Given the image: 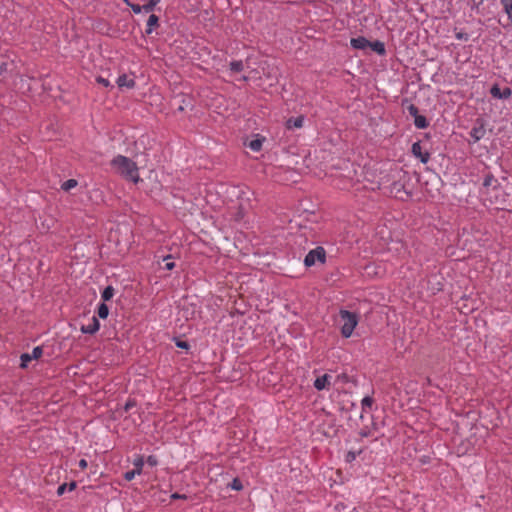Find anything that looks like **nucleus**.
I'll use <instances>...</instances> for the list:
<instances>
[{
    "instance_id": "ddd939ff",
    "label": "nucleus",
    "mask_w": 512,
    "mask_h": 512,
    "mask_svg": "<svg viewBox=\"0 0 512 512\" xmlns=\"http://www.w3.org/2000/svg\"><path fill=\"white\" fill-rule=\"evenodd\" d=\"M305 121L304 115H299L297 117H290L286 120L285 126L288 130H292L295 128H302Z\"/></svg>"
},
{
    "instance_id": "f03ea898",
    "label": "nucleus",
    "mask_w": 512,
    "mask_h": 512,
    "mask_svg": "<svg viewBox=\"0 0 512 512\" xmlns=\"http://www.w3.org/2000/svg\"><path fill=\"white\" fill-rule=\"evenodd\" d=\"M339 317L341 322V335L344 338H349L359 322V315L356 312L341 309Z\"/></svg>"
},
{
    "instance_id": "49530a36",
    "label": "nucleus",
    "mask_w": 512,
    "mask_h": 512,
    "mask_svg": "<svg viewBox=\"0 0 512 512\" xmlns=\"http://www.w3.org/2000/svg\"><path fill=\"white\" fill-rule=\"evenodd\" d=\"M78 466L80 469L84 470L87 468L88 466V463L85 459H81L79 462H78Z\"/></svg>"
},
{
    "instance_id": "f8f14e48",
    "label": "nucleus",
    "mask_w": 512,
    "mask_h": 512,
    "mask_svg": "<svg viewBox=\"0 0 512 512\" xmlns=\"http://www.w3.org/2000/svg\"><path fill=\"white\" fill-rule=\"evenodd\" d=\"M392 189L397 193L403 192L405 194L406 199L412 197V191L408 190L403 179H399L392 183Z\"/></svg>"
},
{
    "instance_id": "2f4dec72",
    "label": "nucleus",
    "mask_w": 512,
    "mask_h": 512,
    "mask_svg": "<svg viewBox=\"0 0 512 512\" xmlns=\"http://www.w3.org/2000/svg\"><path fill=\"white\" fill-rule=\"evenodd\" d=\"M174 343L176 347L184 350H188L190 348V344L187 341L181 340L177 337H174Z\"/></svg>"
},
{
    "instance_id": "72a5a7b5",
    "label": "nucleus",
    "mask_w": 512,
    "mask_h": 512,
    "mask_svg": "<svg viewBox=\"0 0 512 512\" xmlns=\"http://www.w3.org/2000/svg\"><path fill=\"white\" fill-rule=\"evenodd\" d=\"M127 5L131 8V10L135 13V14H139L141 11H143V5H139V4H133V3H130L128 0H124Z\"/></svg>"
},
{
    "instance_id": "c03bdc74",
    "label": "nucleus",
    "mask_w": 512,
    "mask_h": 512,
    "mask_svg": "<svg viewBox=\"0 0 512 512\" xmlns=\"http://www.w3.org/2000/svg\"><path fill=\"white\" fill-rule=\"evenodd\" d=\"M356 404L354 402H350L349 405H344L341 407V410L350 411L352 410Z\"/></svg>"
},
{
    "instance_id": "a211bd4d",
    "label": "nucleus",
    "mask_w": 512,
    "mask_h": 512,
    "mask_svg": "<svg viewBox=\"0 0 512 512\" xmlns=\"http://www.w3.org/2000/svg\"><path fill=\"white\" fill-rule=\"evenodd\" d=\"M401 106L407 109L408 113L415 118L419 114V109L416 105L409 102L407 98L402 100Z\"/></svg>"
},
{
    "instance_id": "4be33fe9",
    "label": "nucleus",
    "mask_w": 512,
    "mask_h": 512,
    "mask_svg": "<svg viewBox=\"0 0 512 512\" xmlns=\"http://www.w3.org/2000/svg\"><path fill=\"white\" fill-rule=\"evenodd\" d=\"M114 293L115 289L113 286L108 285L107 287H105L101 293L102 302L106 303L107 301H110L113 298Z\"/></svg>"
},
{
    "instance_id": "e433bc0d",
    "label": "nucleus",
    "mask_w": 512,
    "mask_h": 512,
    "mask_svg": "<svg viewBox=\"0 0 512 512\" xmlns=\"http://www.w3.org/2000/svg\"><path fill=\"white\" fill-rule=\"evenodd\" d=\"M336 381L346 384V383H349L351 380H350V377L348 374L341 373V374L337 375Z\"/></svg>"
},
{
    "instance_id": "de8ad7c7",
    "label": "nucleus",
    "mask_w": 512,
    "mask_h": 512,
    "mask_svg": "<svg viewBox=\"0 0 512 512\" xmlns=\"http://www.w3.org/2000/svg\"><path fill=\"white\" fill-rule=\"evenodd\" d=\"M372 428H373V430H377V429H378V428H377V424L373 422V423H372Z\"/></svg>"
},
{
    "instance_id": "b1692460",
    "label": "nucleus",
    "mask_w": 512,
    "mask_h": 512,
    "mask_svg": "<svg viewBox=\"0 0 512 512\" xmlns=\"http://www.w3.org/2000/svg\"><path fill=\"white\" fill-rule=\"evenodd\" d=\"M374 404V399L371 396H365L361 401V407H362V414L360 418H363V412L366 411V409H371L372 405Z\"/></svg>"
},
{
    "instance_id": "79ce46f5",
    "label": "nucleus",
    "mask_w": 512,
    "mask_h": 512,
    "mask_svg": "<svg viewBox=\"0 0 512 512\" xmlns=\"http://www.w3.org/2000/svg\"><path fill=\"white\" fill-rule=\"evenodd\" d=\"M96 81H97V83L103 85L104 87H110L111 86L110 81L108 79H106V78H103L102 76H98L96 78Z\"/></svg>"
},
{
    "instance_id": "dca6fc26",
    "label": "nucleus",
    "mask_w": 512,
    "mask_h": 512,
    "mask_svg": "<svg viewBox=\"0 0 512 512\" xmlns=\"http://www.w3.org/2000/svg\"><path fill=\"white\" fill-rule=\"evenodd\" d=\"M137 406V401L135 398H128L124 406L118 407L116 409V413L119 414L120 417L123 416L124 412H129L131 409L135 408Z\"/></svg>"
},
{
    "instance_id": "a18cd8bd",
    "label": "nucleus",
    "mask_w": 512,
    "mask_h": 512,
    "mask_svg": "<svg viewBox=\"0 0 512 512\" xmlns=\"http://www.w3.org/2000/svg\"><path fill=\"white\" fill-rule=\"evenodd\" d=\"M171 499H187V496L185 494L174 493L171 495Z\"/></svg>"
},
{
    "instance_id": "473e14b6",
    "label": "nucleus",
    "mask_w": 512,
    "mask_h": 512,
    "mask_svg": "<svg viewBox=\"0 0 512 512\" xmlns=\"http://www.w3.org/2000/svg\"><path fill=\"white\" fill-rule=\"evenodd\" d=\"M454 33H455V37L458 39V40H461V41H468L469 40V35L462 31V30H458L457 28L454 29Z\"/></svg>"
},
{
    "instance_id": "37998d69",
    "label": "nucleus",
    "mask_w": 512,
    "mask_h": 512,
    "mask_svg": "<svg viewBox=\"0 0 512 512\" xmlns=\"http://www.w3.org/2000/svg\"><path fill=\"white\" fill-rule=\"evenodd\" d=\"M359 435L362 438L368 437L371 435V430L369 429V427L366 426L359 431Z\"/></svg>"
},
{
    "instance_id": "6ab92c4d",
    "label": "nucleus",
    "mask_w": 512,
    "mask_h": 512,
    "mask_svg": "<svg viewBox=\"0 0 512 512\" xmlns=\"http://www.w3.org/2000/svg\"><path fill=\"white\" fill-rule=\"evenodd\" d=\"M503 12L507 15L509 21L512 23V0H499Z\"/></svg>"
},
{
    "instance_id": "4c0bfd02",
    "label": "nucleus",
    "mask_w": 512,
    "mask_h": 512,
    "mask_svg": "<svg viewBox=\"0 0 512 512\" xmlns=\"http://www.w3.org/2000/svg\"><path fill=\"white\" fill-rule=\"evenodd\" d=\"M184 105H191V99L189 97L182 96V104L178 106L177 111H184Z\"/></svg>"
},
{
    "instance_id": "9d476101",
    "label": "nucleus",
    "mask_w": 512,
    "mask_h": 512,
    "mask_svg": "<svg viewBox=\"0 0 512 512\" xmlns=\"http://www.w3.org/2000/svg\"><path fill=\"white\" fill-rule=\"evenodd\" d=\"M350 45L353 49L365 50L369 47L370 41L364 36H358L356 38H351Z\"/></svg>"
},
{
    "instance_id": "423d86ee",
    "label": "nucleus",
    "mask_w": 512,
    "mask_h": 512,
    "mask_svg": "<svg viewBox=\"0 0 512 512\" xmlns=\"http://www.w3.org/2000/svg\"><path fill=\"white\" fill-rule=\"evenodd\" d=\"M490 94L495 99H508L512 95V90L509 87H505L501 90L500 86L495 83L490 88Z\"/></svg>"
},
{
    "instance_id": "7ed1b4c3",
    "label": "nucleus",
    "mask_w": 512,
    "mask_h": 512,
    "mask_svg": "<svg viewBox=\"0 0 512 512\" xmlns=\"http://www.w3.org/2000/svg\"><path fill=\"white\" fill-rule=\"evenodd\" d=\"M317 262L324 264L326 262V250L322 246L310 250L304 258V265L311 267Z\"/></svg>"
},
{
    "instance_id": "a19ab883",
    "label": "nucleus",
    "mask_w": 512,
    "mask_h": 512,
    "mask_svg": "<svg viewBox=\"0 0 512 512\" xmlns=\"http://www.w3.org/2000/svg\"><path fill=\"white\" fill-rule=\"evenodd\" d=\"M138 475L137 472H135V470H130V471H127L125 472L124 474V479L127 480V481H131L134 479V477Z\"/></svg>"
},
{
    "instance_id": "ea45409f",
    "label": "nucleus",
    "mask_w": 512,
    "mask_h": 512,
    "mask_svg": "<svg viewBox=\"0 0 512 512\" xmlns=\"http://www.w3.org/2000/svg\"><path fill=\"white\" fill-rule=\"evenodd\" d=\"M8 72V63L0 62V77H4Z\"/></svg>"
},
{
    "instance_id": "09e8293b",
    "label": "nucleus",
    "mask_w": 512,
    "mask_h": 512,
    "mask_svg": "<svg viewBox=\"0 0 512 512\" xmlns=\"http://www.w3.org/2000/svg\"><path fill=\"white\" fill-rule=\"evenodd\" d=\"M404 178H408V173L407 172H404Z\"/></svg>"
},
{
    "instance_id": "20e7f679",
    "label": "nucleus",
    "mask_w": 512,
    "mask_h": 512,
    "mask_svg": "<svg viewBox=\"0 0 512 512\" xmlns=\"http://www.w3.org/2000/svg\"><path fill=\"white\" fill-rule=\"evenodd\" d=\"M486 134V121L483 117H478L474 121V125L472 129L469 132V135L473 141V143H476L480 141L482 138H484Z\"/></svg>"
},
{
    "instance_id": "c756f323",
    "label": "nucleus",
    "mask_w": 512,
    "mask_h": 512,
    "mask_svg": "<svg viewBox=\"0 0 512 512\" xmlns=\"http://www.w3.org/2000/svg\"><path fill=\"white\" fill-rule=\"evenodd\" d=\"M229 487L232 489V490H235V491H241L243 489V484L241 482V480L236 477L232 480V482L229 484Z\"/></svg>"
},
{
    "instance_id": "c9c22d12",
    "label": "nucleus",
    "mask_w": 512,
    "mask_h": 512,
    "mask_svg": "<svg viewBox=\"0 0 512 512\" xmlns=\"http://www.w3.org/2000/svg\"><path fill=\"white\" fill-rule=\"evenodd\" d=\"M43 354V349L41 346L34 347L32 350L31 357L33 359H39Z\"/></svg>"
},
{
    "instance_id": "bb28decb",
    "label": "nucleus",
    "mask_w": 512,
    "mask_h": 512,
    "mask_svg": "<svg viewBox=\"0 0 512 512\" xmlns=\"http://www.w3.org/2000/svg\"><path fill=\"white\" fill-rule=\"evenodd\" d=\"M133 465H134V470L135 472H137V474H141L142 473V469H143V465H144V459L142 456H138L134 462H133Z\"/></svg>"
},
{
    "instance_id": "a878e982",
    "label": "nucleus",
    "mask_w": 512,
    "mask_h": 512,
    "mask_svg": "<svg viewBox=\"0 0 512 512\" xmlns=\"http://www.w3.org/2000/svg\"><path fill=\"white\" fill-rule=\"evenodd\" d=\"M78 184L77 180L75 179H68L65 182L62 183L61 189L65 192H68L72 188L76 187Z\"/></svg>"
},
{
    "instance_id": "5701e85b",
    "label": "nucleus",
    "mask_w": 512,
    "mask_h": 512,
    "mask_svg": "<svg viewBox=\"0 0 512 512\" xmlns=\"http://www.w3.org/2000/svg\"><path fill=\"white\" fill-rule=\"evenodd\" d=\"M97 315L101 319H106L109 315V307L105 302H102L98 305Z\"/></svg>"
},
{
    "instance_id": "f704fd0d",
    "label": "nucleus",
    "mask_w": 512,
    "mask_h": 512,
    "mask_svg": "<svg viewBox=\"0 0 512 512\" xmlns=\"http://www.w3.org/2000/svg\"><path fill=\"white\" fill-rule=\"evenodd\" d=\"M172 258L171 255H168L167 257L164 258V261H165V265H164V269L165 270H173L175 268V262L173 261H170V259Z\"/></svg>"
},
{
    "instance_id": "393cba45",
    "label": "nucleus",
    "mask_w": 512,
    "mask_h": 512,
    "mask_svg": "<svg viewBox=\"0 0 512 512\" xmlns=\"http://www.w3.org/2000/svg\"><path fill=\"white\" fill-rule=\"evenodd\" d=\"M229 68L234 73H239L243 71L244 64L242 60H233L229 63Z\"/></svg>"
},
{
    "instance_id": "9b49d317",
    "label": "nucleus",
    "mask_w": 512,
    "mask_h": 512,
    "mask_svg": "<svg viewBox=\"0 0 512 512\" xmlns=\"http://www.w3.org/2000/svg\"><path fill=\"white\" fill-rule=\"evenodd\" d=\"M330 379L331 376L329 374H324L320 377H317L313 384L314 388L318 391L328 389L330 387Z\"/></svg>"
},
{
    "instance_id": "2eb2a0df",
    "label": "nucleus",
    "mask_w": 512,
    "mask_h": 512,
    "mask_svg": "<svg viewBox=\"0 0 512 512\" xmlns=\"http://www.w3.org/2000/svg\"><path fill=\"white\" fill-rule=\"evenodd\" d=\"M158 27H159V17L155 14H151L147 20L145 33L147 35H150Z\"/></svg>"
},
{
    "instance_id": "412c9836",
    "label": "nucleus",
    "mask_w": 512,
    "mask_h": 512,
    "mask_svg": "<svg viewBox=\"0 0 512 512\" xmlns=\"http://www.w3.org/2000/svg\"><path fill=\"white\" fill-rule=\"evenodd\" d=\"M77 487L76 481H71L69 484L63 483L57 488V495L62 496L65 491L68 489L69 491L75 490Z\"/></svg>"
},
{
    "instance_id": "c85d7f7f",
    "label": "nucleus",
    "mask_w": 512,
    "mask_h": 512,
    "mask_svg": "<svg viewBox=\"0 0 512 512\" xmlns=\"http://www.w3.org/2000/svg\"><path fill=\"white\" fill-rule=\"evenodd\" d=\"M362 452H363V450H362V449H360V450H359V451H357V452H355V451H348V452H347V454H346V456H345V461H346L347 463H351V462H353V461L356 459V457H357L358 455H360Z\"/></svg>"
},
{
    "instance_id": "6e6552de",
    "label": "nucleus",
    "mask_w": 512,
    "mask_h": 512,
    "mask_svg": "<svg viewBox=\"0 0 512 512\" xmlns=\"http://www.w3.org/2000/svg\"><path fill=\"white\" fill-rule=\"evenodd\" d=\"M482 186H483V189H485L486 192H488V190L490 188L493 190L498 189L500 187V183H499L498 179H496L491 172H487L484 175Z\"/></svg>"
},
{
    "instance_id": "58836bf2",
    "label": "nucleus",
    "mask_w": 512,
    "mask_h": 512,
    "mask_svg": "<svg viewBox=\"0 0 512 512\" xmlns=\"http://www.w3.org/2000/svg\"><path fill=\"white\" fill-rule=\"evenodd\" d=\"M146 463L149 466L154 467V466L158 465V459L155 455H149L146 459Z\"/></svg>"
},
{
    "instance_id": "cd10ccee",
    "label": "nucleus",
    "mask_w": 512,
    "mask_h": 512,
    "mask_svg": "<svg viewBox=\"0 0 512 512\" xmlns=\"http://www.w3.org/2000/svg\"><path fill=\"white\" fill-rule=\"evenodd\" d=\"M160 1L161 0H149L146 4L143 5V11L146 13L152 12Z\"/></svg>"
},
{
    "instance_id": "39448f33",
    "label": "nucleus",
    "mask_w": 512,
    "mask_h": 512,
    "mask_svg": "<svg viewBox=\"0 0 512 512\" xmlns=\"http://www.w3.org/2000/svg\"><path fill=\"white\" fill-rule=\"evenodd\" d=\"M411 153L414 157L418 158L421 163L426 164L430 160V153L428 151H423L422 145L420 141H417L412 144Z\"/></svg>"
},
{
    "instance_id": "f257e3e1",
    "label": "nucleus",
    "mask_w": 512,
    "mask_h": 512,
    "mask_svg": "<svg viewBox=\"0 0 512 512\" xmlns=\"http://www.w3.org/2000/svg\"><path fill=\"white\" fill-rule=\"evenodd\" d=\"M110 165L125 180L132 181L133 183L140 181L138 166L132 159L123 155H117L111 160Z\"/></svg>"
},
{
    "instance_id": "7c9ffc66",
    "label": "nucleus",
    "mask_w": 512,
    "mask_h": 512,
    "mask_svg": "<svg viewBox=\"0 0 512 512\" xmlns=\"http://www.w3.org/2000/svg\"><path fill=\"white\" fill-rule=\"evenodd\" d=\"M32 359L33 358L31 357V354L23 353L20 356V360H21L20 367L21 368H26L28 366V363L31 362Z\"/></svg>"
},
{
    "instance_id": "1a4fd4ad",
    "label": "nucleus",
    "mask_w": 512,
    "mask_h": 512,
    "mask_svg": "<svg viewBox=\"0 0 512 512\" xmlns=\"http://www.w3.org/2000/svg\"><path fill=\"white\" fill-rule=\"evenodd\" d=\"M100 329V322L96 316L92 317V322L88 325H82L80 330L83 334L93 335Z\"/></svg>"
},
{
    "instance_id": "aec40b11",
    "label": "nucleus",
    "mask_w": 512,
    "mask_h": 512,
    "mask_svg": "<svg viewBox=\"0 0 512 512\" xmlns=\"http://www.w3.org/2000/svg\"><path fill=\"white\" fill-rule=\"evenodd\" d=\"M429 124L430 123H429L428 119L425 116H423V115L418 114L414 118V125L418 129H426L429 126Z\"/></svg>"
},
{
    "instance_id": "f3484780",
    "label": "nucleus",
    "mask_w": 512,
    "mask_h": 512,
    "mask_svg": "<svg viewBox=\"0 0 512 512\" xmlns=\"http://www.w3.org/2000/svg\"><path fill=\"white\" fill-rule=\"evenodd\" d=\"M369 48L380 56L386 54L385 44L380 40L370 41Z\"/></svg>"
},
{
    "instance_id": "0eeeda50",
    "label": "nucleus",
    "mask_w": 512,
    "mask_h": 512,
    "mask_svg": "<svg viewBox=\"0 0 512 512\" xmlns=\"http://www.w3.org/2000/svg\"><path fill=\"white\" fill-rule=\"evenodd\" d=\"M116 84L120 89H122V88L132 89L135 87L136 82L133 77L124 73V74H121L118 76V78L116 80Z\"/></svg>"
},
{
    "instance_id": "4468645a",
    "label": "nucleus",
    "mask_w": 512,
    "mask_h": 512,
    "mask_svg": "<svg viewBox=\"0 0 512 512\" xmlns=\"http://www.w3.org/2000/svg\"><path fill=\"white\" fill-rule=\"evenodd\" d=\"M266 140L264 136L260 134L255 135V138L246 143L245 145L249 147L252 151L258 152L262 149L263 142Z\"/></svg>"
}]
</instances>
